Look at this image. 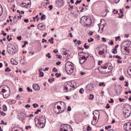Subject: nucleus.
<instances>
[{
	"mask_svg": "<svg viewBox=\"0 0 131 131\" xmlns=\"http://www.w3.org/2000/svg\"><path fill=\"white\" fill-rule=\"evenodd\" d=\"M3 96L4 98H5V99L7 98H9V97H10V94H9V92L7 91V93H3Z\"/></svg>",
	"mask_w": 131,
	"mask_h": 131,
	"instance_id": "20",
	"label": "nucleus"
},
{
	"mask_svg": "<svg viewBox=\"0 0 131 131\" xmlns=\"http://www.w3.org/2000/svg\"><path fill=\"white\" fill-rule=\"evenodd\" d=\"M39 74H40V75L41 76H42V77H43L44 74H43V73L42 72H40L39 73Z\"/></svg>",
	"mask_w": 131,
	"mask_h": 131,
	"instance_id": "62",
	"label": "nucleus"
},
{
	"mask_svg": "<svg viewBox=\"0 0 131 131\" xmlns=\"http://www.w3.org/2000/svg\"><path fill=\"white\" fill-rule=\"evenodd\" d=\"M84 49H89V48H90V46L89 45H86V43H85L84 45Z\"/></svg>",
	"mask_w": 131,
	"mask_h": 131,
	"instance_id": "37",
	"label": "nucleus"
},
{
	"mask_svg": "<svg viewBox=\"0 0 131 131\" xmlns=\"http://www.w3.org/2000/svg\"><path fill=\"white\" fill-rule=\"evenodd\" d=\"M37 28L39 29V30H45L46 29V25H43V24L41 23L38 25Z\"/></svg>",
	"mask_w": 131,
	"mask_h": 131,
	"instance_id": "15",
	"label": "nucleus"
},
{
	"mask_svg": "<svg viewBox=\"0 0 131 131\" xmlns=\"http://www.w3.org/2000/svg\"><path fill=\"white\" fill-rule=\"evenodd\" d=\"M61 104L62 105V106L60 105L57 106V109H58V110H60L59 111V113H62L64 112L65 110H66V104L64 103V102H61Z\"/></svg>",
	"mask_w": 131,
	"mask_h": 131,
	"instance_id": "9",
	"label": "nucleus"
},
{
	"mask_svg": "<svg viewBox=\"0 0 131 131\" xmlns=\"http://www.w3.org/2000/svg\"><path fill=\"white\" fill-rule=\"evenodd\" d=\"M95 87H94V84L91 83L88 84L85 87V90L87 92H91L92 91H94Z\"/></svg>",
	"mask_w": 131,
	"mask_h": 131,
	"instance_id": "10",
	"label": "nucleus"
},
{
	"mask_svg": "<svg viewBox=\"0 0 131 131\" xmlns=\"http://www.w3.org/2000/svg\"><path fill=\"white\" fill-rule=\"evenodd\" d=\"M49 9L50 11H51V10H53V5H50L49 6Z\"/></svg>",
	"mask_w": 131,
	"mask_h": 131,
	"instance_id": "56",
	"label": "nucleus"
},
{
	"mask_svg": "<svg viewBox=\"0 0 131 131\" xmlns=\"http://www.w3.org/2000/svg\"><path fill=\"white\" fill-rule=\"evenodd\" d=\"M20 7H21V8H25V9H27L28 8V7L26 6V3H23L21 4Z\"/></svg>",
	"mask_w": 131,
	"mask_h": 131,
	"instance_id": "24",
	"label": "nucleus"
},
{
	"mask_svg": "<svg viewBox=\"0 0 131 131\" xmlns=\"http://www.w3.org/2000/svg\"><path fill=\"white\" fill-rule=\"evenodd\" d=\"M74 88H75V86H74V84H73L72 82H68L64 86L63 91L64 93H68V92H70V91H72V89H74Z\"/></svg>",
	"mask_w": 131,
	"mask_h": 131,
	"instance_id": "4",
	"label": "nucleus"
},
{
	"mask_svg": "<svg viewBox=\"0 0 131 131\" xmlns=\"http://www.w3.org/2000/svg\"><path fill=\"white\" fill-rule=\"evenodd\" d=\"M33 106L34 107V108H37V107H38V104L34 103L33 104Z\"/></svg>",
	"mask_w": 131,
	"mask_h": 131,
	"instance_id": "38",
	"label": "nucleus"
},
{
	"mask_svg": "<svg viewBox=\"0 0 131 131\" xmlns=\"http://www.w3.org/2000/svg\"><path fill=\"white\" fill-rule=\"evenodd\" d=\"M85 55H83V56H85V58H86V60H88V58H89V53H84Z\"/></svg>",
	"mask_w": 131,
	"mask_h": 131,
	"instance_id": "45",
	"label": "nucleus"
},
{
	"mask_svg": "<svg viewBox=\"0 0 131 131\" xmlns=\"http://www.w3.org/2000/svg\"><path fill=\"white\" fill-rule=\"evenodd\" d=\"M84 93V90L83 88H81L79 90V93L80 94H83Z\"/></svg>",
	"mask_w": 131,
	"mask_h": 131,
	"instance_id": "35",
	"label": "nucleus"
},
{
	"mask_svg": "<svg viewBox=\"0 0 131 131\" xmlns=\"http://www.w3.org/2000/svg\"><path fill=\"white\" fill-rule=\"evenodd\" d=\"M113 12L114 14H117L118 13V11H116V9H114Z\"/></svg>",
	"mask_w": 131,
	"mask_h": 131,
	"instance_id": "58",
	"label": "nucleus"
},
{
	"mask_svg": "<svg viewBox=\"0 0 131 131\" xmlns=\"http://www.w3.org/2000/svg\"><path fill=\"white\" fill-rule=\"evenodd\" d=\"M17 39H18V40H21L22 39V36H18L17 37Z\"/></svg>",
	"mask_w": 131,
	"mask_h": 131,
	"instance_id": "48",
	"label": "nucleus"
},
{
	"mask_svg": "<svg viewBox=\"0 0 131 131\" xmlns=\"http://www.w3.org/2000/svg\"><path fill=\"white\" fill-rule=\"evenodd\" d=\"M50 55H51V53H48L46 55V56L49 59H51V58H52V56H51Z\"/></svg>",
	"mask_w": 131,
	"mask_h": 131,
	"instance_id": "29",
	"label": "nucleus"
},
{
	"mask_svg": "<svg viewBox=\"0 0 131 131\" xmlns=\"http://www.w3.org/2000/svg\"><path fill=\"white\" fill-rule=\"evenodd\" d=\"M7 39H8V41H11V40H12V37L10 38V36L8 35L7 37Z\"/></svg>",
	"mask_w": 131,
	"mask_h": 131,
	"instance_id": "40",
	"label": "nucleus"
},
{
	"mask_svg": "<svg viewBox=\"0 0 131 131\" xmlns=\"http://www.w3.org/2000/svg\"><path fill=\"white\" fill-rule=\"evenodd\" d=\"M119 100L120 101V102H124V101L125 100V99L120 98H119Z\"/></svg>",
	"mask_w": 131,
	"mask_h": 131,
	"instance_id": "46",
	"label": "nucleus"
},
{
	"mask_svg": "<svg viewBox=\"0 0 131 131\" xmlns=\"http://www.w3.org/2000/svg\"><path fill=\"white\" fill-rule=\"evenodd\" d=\"M109 65H110V63H106L105 64L102 66L101 67H99V70H100L101 73L104 74L108 73L107 68L108 66H109Z\"/></svg>",
	"mask_w": 131,
	"mask_h": 131,
	"instance_id": "8",
	"label": "nucleus"
},
{
	"mask_svg": "<svg viewBox=\"0 0 131 131\" xmlns=\"http://www.w3.org/2000/svg\"><path fill=\"white\" fill-rule=\"evenodd\" d=\"M3 109L4 111H7V110H8V108H7V105H3Z\"/></svg>",
	"mask_w": 131,
	"mask_h": 131,
	"instance_id": "34",
	"label": "nucleus"
},
{
	"mask_svg": "<svg viewBox=\"0 0 131 131\" xmlns=\"http://www.w3.org/2000/svg\"><path fill=\"white\" fill-rule=\"evenodd\" d=\"M99 86H106V84H105V82H100L99 84Z\"/></svg>",
	"mask_w": 131,
	"mask_h": 131,
	"instance_id": "26",
	"label": "nucleus"
},
{
	"mask_svg": "<svg viewBox=\"0 0 131 131\" xmlns=\"http://www.w3.org/2000/svg\"><path fill=\"white\" fill-rule=\"evenodd\" d=\"M80 23H84V24H85V25H86V26H90V25L91 24L92 21L91 20V19H89V17L86 16H82L80 18Z\"/></svg>",
	"mask_w": 131,
	"mask_h": 131,
	"instance_id": "6",
	"label": "nucleus"
},
{
	"mask_svg": "<svg viewBox=\"0 0 131 131\" xmlns=\"http://www.w3.org/2000/svg\"><path fill=\"white\" fill-rule=\"evenodd\" d=\"M41 110H37L36 112H34L35 114H38V112H41Z\"/></svg>",
	"mask_w": 131,
	"mask_h": 131,
	"instance_id": "42",
	"label": "nucleus"
},
{
	"mask_svg": "<svg viewBox=\"0 0 131 131\" xmlns=\"http://www.w3.org/2000/svg\"><path fill=\"white\" fill-rule=\"evenodd\" d=\"M88 34H89V35H93V34H94V32L90 31L89 32Z\"/></svg>",
	"mask_w": 131,
	"mask_h": 131,
	"instance_id": "54",
	"label": "nucleus"
},
{
	"mask_svg": "<svg viewBox=\"0 0 131 131\" xmlns=\"http://www.w3.org/2000/svg\"><path fill=\"white\" fill-rule=\"evenodd\" d=\"M117 62L119 63V64H121L122 63V61L120 59L117 60Z\"/></svg>",
	"mask_w": 131,
	"mask_h": 131,
	"instance_id": "61",
	"label": "nucleus"
},
{
	"mask_svg": "<svg viewBox=\"0 0 131 131\" xmlns=\"http://www.w3.org/2000/svg\"><path fill=\"white\" fill-rule=\"evenodd\" d=\"M46 15L45 14H43L41 15V20H46Z\"/></svg>",
	"mask_w": 131,
	"mask_h": 131,
	"instance_id": "31",
	"label": "nucleus"
},
{
	"mask_svg": "<svg viewBox=\"0 0 131 131\" xmlns=\"http://www.w3.org/2000/svg\"><path fill=\"white\" fill-rule=\"evenodd\" d=\"M80 3H81V0H80V1L78 0L75 3V5H78V4H80Z\"/></svg>",
	"mask_w": 131,
	"mask_h": 131,
	"instance_id": "49",
	"label": "nucleus"
},
{
	"mask_svg": "<svg viewBox=\"0 0 131 131\" xmlns=\"http://www.w3.org/2000/svg\"><path fill=\"white\" fill-rule=\"evenodd\" d=\"M93 121L92 123L91 124H92V125H96V124H97V123H98V121H97V118H95L94 119H93Z\"/></svg>",
	"mask_w": 131,
	"mask_h": 131,
	"instance_id": "22",
	"label": "nucleus"
},
{
	"mask_svg": "<svg viewBox=\"0 0 131 131\" xmlns=\"http://www.w3.org/2000/svg\"><path fill=\"white\" fill-rule=\"evenodd\" d=\"M27 90H28V92H32V89H30V88H29V87H27Z\"/></svg>",
	"mask_w": 131,
	"mask_h": 131,
	"instance_id": "51",
	"label": "nucleus"
},
{
	"mask_svg": "<svg viewBox=\"0 0 131 131\" xmlns=\"http://www.w3.org/2000/svg\"><path fill=\"white\" fill-rule=\"evenodd\" d=\"M48 81H49V82H50V83H52V82H53V81H55V78L49 79H48Z\"/></svg>",
	"mask_w": 131,
	"mask_h": 131,
	"instance_id": "32",
	"label": "nucleus"
},
{
	"mask_svg": "<svg viewBox=\"0 0 131 131\" xmlns=\"http://www.w3.org/2000/svg\"><path fill=\"white\" fill-rule=\"evenodd\" d=\"M54 38L51 37V39H49L48 41L49 42H50V43H51L52 45H53L54 43Z\"/></svg>",
	"mask_w": 131,
	"mask_h": 131,
	"instance_id": "25",
	"label": "nucleus"
},
{
	"mask_svg": "<svg viewBox=\"0 0 131 131\" xmlns=\"http://www.w3.org/2000/svg\"><path fill=\"white\" fill-rule=\"evenodd\" d=\"M104 53H105V49H104V48H102V50L99 51L98 54L101 57H105V55H104Z\"/></svg>",
	"mask_w": 131,
	"mask_h": 131,
	"instance_id": "18",
	"label": "nucleus"
},
{
	"mask_svg": "<svg viewBox=\"0 0 131 131\" xmlns=\"http://www.w3.org/2000/svg\"><path fill=\"white\" fill-rule=\"evenodd\" d=\"M73 69H74V66L73 63L70 61H68L66 63V71L68 74H72L73 73Z\"/></svg>",
	"mask_w": 131,
	"mask_h": 131,
	"instance_id": "3",
	"label": "nucleus"
},
{
	"mask_svg": "<svg viewBox=\"0 0 131 131\" xmlns=\"http://www.w3.org/2000/svg\"><path fill=\"white\" fill-rule=\"evenodd\" d=\"M25 108H30V105L29 104H27L25 105Z\"/></svg>",
	"mask_w": 131,
	"mask_h": 131,
	"instance_id": "63",
	"label": "nucleus"
},
{
	"mask_svg": "<svg viewBox=\"0 0 131 131\" xmlns=\"http://www.w3.org/2000/svg\"><path fill=\"white\" fill-rule=\"evenodd\" d=\"M112 52L113 54H117V49L114 48L112 49Z\"/></svg>",
	"mask_w": 131,
	"mask_h": 131,
	"instance_id": "28",
	"label": "nucleus"
},
{
	"mask_svg": "<svg viewBox=\"0 0 131 131\" xmlns=\"http://www.w3.org/2000/svg\"><path fill=\"white\" fill-rule=\"evenodd\" d=\"M60 131H73V129L69 124H62L60 126Z\"/></svg>",
	"mask_w": 131,
	"mask_h": 131,
	"instance_id": "7",
	"label": "nucleus"
},
{
	"mask_svg": "<svg viewBox=\"0 0 131 131\" xmlns=\"http://www.w3.org/2000/svg\"><path fill=\"white\" fill-rule=\"evenodd\" d=\"M108 45L113 46V45H114V42H113V40H111L110 42H108Z\"/></svg>",
	"mask_w": 131,
	"mask_h": 131,
	"instance_id": "39",
	"label": "nucleus"
},
{
	"mask_svg": "<svg viewBox=\"0 0 131 131\" xmlns=\"http://www.w3.org/2000/svg\"><path fill=\"white\" fill-rule=\"evenodd\" d=\"M116 58L117 59H118L119 60H121V59H122V58H121V57H120V56H118V55H116Z\"/></svg>",
	"mask_w": 131,
	"mask_h": 131,
	"instance_id": "50",
	"label": "nucleus"
},
{
	"mask_svg": "<svg viewBox=\"0 0 131 131\" xmlns=\"http://www.w3.org/2000/svg\"><path fill=\"white\" fill-rule=\"evenodd\" d=\"M17 50L16 49V47H15L13 45L11 44H9L7 46V52L9 55H15L16 54V52Z\"/></svg>",
	"mask_w": 131,
	"mask_h": 131,
	"instance_id": "5",
	"label": "nucleus"
},
{
	"mask_svg": "<svg viewBox=\"0 0 131 131\" xmlns=\"http://www.w3.org/2000/svg\"><path fill=\"white\" fill-rule=\"evenodd\" d=\"M0 114H1L2 116H6V113H4V112H2L0 111Z\"/></svg>",
	"mask_w": 131,
	"mask_h": 131,
	"instance_id": "41",
	"label": "nucleus"
},
{
	"mask_svg": "<svg viewBox=\"0 0 131 131\" xmlns=\"http://www.w3.org/2000/svg\"><path fill=\"white\" fill-rule=\"evenodd\" d=\"M119 79H120V80L122 81V80H124V77H123V76H121V77H120Z\"/></svg>",
	"mask_w": 131,
	"mask_h": 131,
	"instance_id": "52",
	"label": "nucleus"
},
{
	"mask_svg": "<svg viewBox=\"0 0 131 131\" xmlns=\"http://www.w3.org/2000/svg\"><path fill=\"white\" fill-rule=\"evenodd\" d=\"M88 41L89 42H93V41H94V38H92V37H90V39H88Z\"/></svg>",
	"mask_w": 131,
	"mask_h": 131,
	"instance_id": "33",
	"label": "nucleus"
},
{
	"mask_svg": "<svg viewBox=\"0 0 131 131\" xmlns=\"http://www.w3.org/2000/svg\"><path fill=\"white\" fill-rule=\"evenodd\" d=\"M55 76H56V77H60V76H61V73H56L55 74Z\"/></svg>",
	"mask_w": 131,
	"mask_h": 131,
	"instance_id": "44",
	"label": "nucleus"
},
{
	"mask_svg": "<svg viewBox=\"0 0 131 131\" xmlns=\"http://www.w3.org/2000/svg\"><path fill=\"white\" fill-rule=\"evenodd\" d=\"M5 72H10L11 71V70L10 69V68L9 67H7L6 68V69L5 70Z\"/></svg>",
	"mask_w": 131,
	"mask_h": 131,
	"instance_id": "30",
	"label": "nucleus"
},
{
	"mask_svg": "<svg viewBox=\"0 0 131 131\" xmlns=\"http://www.w3.org/2000/svg\"><path fill=\"white\" fill-rule=\"evenodd\" d=\"M111 127H112L111 125H108V126L105 127V129H106V130H108V129L109 128H111Z\"/></svg>",
	"mask_w": 131,
	"mask_h": 131,
	"instance_id": "43",
	"label": "nucleus"
},
{
	"mask_svg": "<svg viewBox=\"0 0 131 131\" xmlns=\"http://www.w3.org/2000/svg\"><path fill=\"white\" fill-rule=\"evenodd\" d=\"M87 131H90V130H92V127H91L90 125H88L87 126Z\"/></svg>",
	"mask_w": 131,
	"mask_h": 131,
	"instance_id": "36",
	"label": "nucleus"
},
{
	"mask_svg": "<svg viewBox=\"0 0 131 131\" xmlns=\"http://www.w3.org/2000/svg\"><path fill=\"white\" fill-rule=\"evenodd\" d=\"M56 4L58 8H61L64 6V0H56Z\"/></svg>",
	"mask_w": 131,
	"mask_h": 131,
	"instance_id": "13",
	"label": "nucleus"
},
{
	"mask_svg": "<svg viewBox=\"0 0 131 131\" xmlns=\"http://www.w3.org/2000/svg\"><path fill=\"white\" fill-rule=\"evenodd\" d=\"M52 71L53 72H58V70L56 68H54Z\"/></svg>",
	"mask_w": 131,
	"mask_h": 131,
	"instance_id": "47",
	"label": "nucleus"
},
{
	"mask_svg": "<svg viewBox=\"0 0 131 131\" xmlns=\"http://www.w3.org/2000/svg\"><path fill=\"white\" fill-rule=\"evenodd\" d=\"M21 115H23L24 116L23 118H25L26 117V115L24 113H21Z\"/></svg>",
	"mask_w": 131,
	"mask_h": 131,
	"instance_id": "55",
	"label": "nucleus"
},
{
	"mask_svg": "<svg viewBox=\"0 0 131 131\" xmlns=\"http://www.w3.org/2000/svg\"><path fill=\"white\" fill-rule=\"evenodd\" d=\"M44 42H47V39L43 38L42 39V43H43Z\"/></svg>",
	"mask_w": 131,
	"mask_h": 131,
	"instance_id": "59",
	"label": "nucleus"
},
{
	"mask_svg": "<svg viewBox=\"0 0 131 131\" xmlns=\"http://www.w3.org/2000/svg\"><path fill=\"white\" fill-rule=\"evenodd\" d=\"M35 125L39 128H43L46 126V117L43 115H40L39 117H36L35 118Z\"/></svg>",
	"mask_w": 131,
	"mask_h": 131,
	"instance_id": "1",
	"label": "nucleus"
},
{
	"mask_svg": "<svg viewBox=\"0 0 131 131\" xmlns=\"http://www.w3.org/2000/svg\"><path fill=\"white\" fill-rule=\"evenodd\" d=\"M33 89L34 91H39L40 90V87L38 84H33Z\"/></svg>",
	"mask_w": 131,
	"mask_h": 131,
	"instance_id": "17",
	"label": "nucleus"
},
{
	"mask_svg": "<svg viewBox=\"0 0 131 131\" xmlns=\"http://www.w3.org/2000/svg\"><path fill=\"white\" fill-rule=\"evenodd\" d=\"M105 108H106L107 109H109V108H110V105L109 104V103H107Z\"/></svg>",
	"mask_w": 131,
	"mask_h": 131,
	"instance_id": "53",
	"label": "nucleus"
},
{
	"mask_svg": "<svg viewBox=\"0 0 131 131\" xmlns=\"http://www.w3.org/2000/svg\"><path fill=\"white\" fill-rule=\"evenodd\" d=\"M108 102L109 103H114V100H113V99L111 98Z\"/></svg>",
	"mask_w": 131,
	"mask_h": 131,
	"instance_id": "57",
	"label": "nucleus"
},
{
	"mask_svg": "<svg viewBox=\"0 0 131 131\" xmlns=\"http://www.w3.org/2000/svg\"><path fill=\"white\" fill-rule=\"evenodd\" d=\"M86 58L85 56H82L80 58H79V63L80 64H83L85 63V61H86Z\"/></svg>",
	"mask_w": 131,
	"mask_h": 131,
	"instance_id": "16",
	"label": "nucleus"
},
{
	"mask_svg": "<svg viewBox=\"0 0 131 131\" xmlns=\"http://www.w3.org/2000/svg\"><path fill=\"white\" fill-rule=\"evenodd\" d=\"M121 51L124 55H126L128 53H130L131 45L128 41L125 42V45L121 47Z\"/></svg>",
	"mask_w": 131,
	"mask_h": 131,
	"instance_id": "2",
	"label": "nucleus"
},
{
	"mask_svg": "<svg viewBox=\"0 0 131 131\" xmlns=\"http://www.w3.org/2000/svg\"><path fill=\"white\" fill-rule=\"evenodd\" d=\"M124 116L125 118H128L129 115H130V112L127 109H125L123 111Z\"/></svg>",
	"mask_w": 131,
	"mask_h": 131,
	"instance_id": "12",
	"label": "nucleus"
},
{
	"mask_svg": "<svg viewBox=\"0 0 131 131\" xmlns=\"http://www.w3.org/2000/svg\"><path fill=\"white\" fill-rule=\"evenodd\" d=\"M95 98V95H94L92 94H90L89 96V100H94V98Z\"/></svg>",
	"mask_w": 131,
	"mask_h": 131,
	"instance_id": "23",
	"label": "nucleus"
},
{
	"mask_svg": "<svg viewBox=\"0 0 131 131\" xmlns=\"http://www.w3.org/2000/svg\"><path fill=\"white\" fill-rule=\"evenodd\" d=\"M93 115H94V117L93 119H95V118H97V117H98V118H99V117H100V113L98 111H94L93 112Z\"/></svg>",
	"mask_w": 131,
	"mask_h": 131,
	"instance_id": "14",
	"label": "nucleus"
},
{
	"mask_svg": "<svg viewBox=\"0 0 131 131\" xmlns=\"http://www.w3.org/2000/svg\"><path fill=\"white\" fill-rule=\"evenodd\" d=\"M10 62L12 65H18V62H16V60L13 58L11 59Z\"/></svg>",
	"mask_w": 131,
	"mask_h": 131,
	"instance_id": "19",
	"label": "nucleus"
},
{
	"mask_svg": "<svg viewBox=\"0 0 131 131\" xmlns=\"http://www.w3.org/2000/svg\"><path fill=\"white\" fill-rule=\"evenodd\" d=\"M68 111H71V106H68Z\"/></svg>",
	"mask_w": 131,
	"mask_h": 131,
	"instance_id": "64",
	"label": "nucleus"
},
{
	"mask_svg": "<svg viewBox=\"0 0 131 131\" xmlns=\"http://www.w3.org/2000/svg\"><path fill=\"white\" fill-rule=\"evenodd\" d=\"M127 73L129 74V75L131 76V66L128 67V70H127Z\"/></svg>",
	"mask_w": 131,
	"mask_h": 131,
	"instance_id": "27",
	"label": "nucleus"
},
{
	"mask_svg": "<svg viewBox=\"0 0 131 131\" xmlns=\"http://www.w3.org/2000/svg\"><path fill=\"white\" fill-rule=\"evenodd\" d=\"M24 22H25V23H28V22H29V19H24Z\"/></svg>",
	"mask_w": 131,
	"mask_h": 131,
	"instance_id": "60",
	"label": "nucleus"
},
{
	"mask_svg": "<svg viewBox=\"0 0 131 131\" xmlns=\"http://www.w3.org/2000/svg\"><path fill=\"white\" fill-rule=\"evenodd\" d=\"M107 68H108L107 70V73H109V72H111V71L112 70V67H111V63H110V64L107 66Z\"/></svg>",
	"mask_w": 131,
	"mask_h": 131,
	"instance_id": "21",
	"label": "nucleus"
},
{
	"mask_svg": "<svg viewBox=\"0 0 131 131\" xmlns=\"http://www.w3.org/2000/svg\"><path fill=\"white\" fill-rule=\"evenodd\" d=\"M124 129L126 131L131 130V123L127 122L124 124Z\"/></svg>",
	"mask_w": 131,
	"mask_h": 131,
	"instance_id": "11",
	"label": "nucleus"
}]
</instances>
